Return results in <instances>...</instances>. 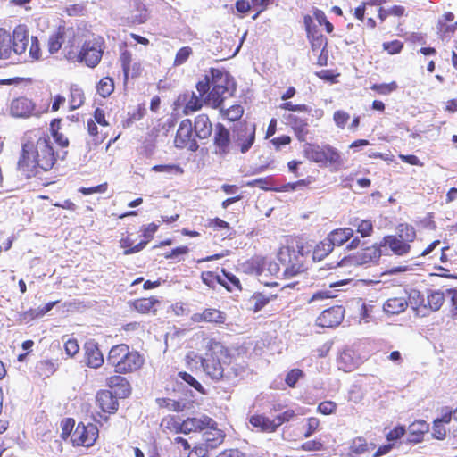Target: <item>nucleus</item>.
Wrapping results in <instances>:
<instances>
[{
  "instance_id": "nucleus-9",
  "label": "nucleus",
  "mask_w": 457,
  "mask_h": 457,
  "mask_svg": "<svg viewBox=\"0 0 457 457\" xmlns=\"http://www.w3.org/2000/svg\"><path fill=\"white\" fill-rule=\"evenodd\" d=\"M380 247V245H374L366 247L353 256L344 258L340 262L330 264L329 269L336 268L337 266H345L348 263L353 265H365L370 262H377L382 253Z\"/></svg>"
},
{
  "instance_id": "nucleus-38",
  "label": "nucleus",
  "mask_w": 457,
  "mask_h": 457,
  "mask_svg": "<svg viewBox=\"0 0 457 457\" xmlns=\"http://www.w3.org/2000/svg\"><path fill=\"white\" fill-rule=\"evenodd\" d=\"M97 93L103 96L107 97L109 96L114 90V82L113 80L109 78L105 77L103 78L97 84L96 87Z\"/></svg>"
},
{
  "instance_id": "nucleus-14",
  "label": "nucleus",
  "mask_w": 457,
  "mask_h": 457,
  "mask_svg": "<svg viewBox=\"0 0 457 457\" xmlns=\"http://www.w3.org/2000/svg\"><path fill=\"white\" fill-rule=\"evenodd\" d=\"M35 111V104L25 96L12 100L9 106V112L14 118H29L36 114Z\"/></svg>"
},
{
  "instance_id": "nucleus-40",
  "label": "nucleus",
  "mask_w": 457,
  "mask_h": 457,
  "mask_svg": "<svg viewBox=\"0 0 457 457\" xmlns=\"http://www.w3.org/2000/svg\"><path fill=\"white\" fill-rule=\"evenodd\" d=\"M445 296L442 292H432L428 295V304L432 311H437L444 303Z\"/></svg>"
},
{
  "instance_id": "nucleus-22",
  "label": "nucleus",
  "mask_w": 457,
  "mask_h": 457,
  "mask_svg": "<svg viewBox=\"0 0 457 457\" xmlns=\"http://www.w3.org/2000/svg\"><path fill=\"white\" fill-rule=\"evenodd\" d=\"M96 403L104 412H114L118 409V402L109 390H101L96 395Z\"/></svg>"
},
{
  "instance_id": "nucleus-30",
  "label": "nucleus",
  "mask_w": 457,
  "mask_h": 457,
  "mask_svg": "<svg viewBox=\"0 0 457 457\" xmlns=\"http://www.w3.org/2000/svg\"><path fill=\"white\" fill-rule=\"evenodd\" d=\"M186 104L184 108L185 114L196 112L202 108L204 103V96H202L199 93L196 95L195 92L188 93L184 96Z\"/></svg>"
},
{
  "instance_id": "nucleus-57",
  "label": "nucleus",
  "mask_w": 457,
  "mask_h": 457,
  "mask_svg": "<svg viewBox=\"0 0 457 457\" xmlns=\"http://www.w3.org/2000/svg\"><path fill=\"white\" fill-rule=\"evenodd\" d=\"M29 54L33 60H38L40 57V47L37 37H31L30 38V47Z\"/></svg>"
},
{
  "instance_id": "nucleus-60",
  "label": "nucleus",
  "mask_w": 457,
  "mask_h": 457,
  "mask_svg": "<svg viewBox=\"0 0 457 457\" xmlns=\"http://www.w3.org/2000/svg\"><path fill=\"white\" fill-rule=\"evenodd\" d=\"M41 315L38 313V308L29 309L20 314V320L21 322L28 323L36 318H40Z\"/></svg>"
},
{
  "instance_id": "nucleus-63",
  "label": "nucleus",
  "mask_w": 457,
  "mask_h": 457,
  "mask_svg": "<svg viewBox=\"0 0 457 457\" xmlns=\"http://www.w3.org/2000/svg\"><path fill=\"white\" fill-rule=\"evenodd\" d=\"M236 8L239 12L245 13L251 8H255L254 0H238L236 3Z\"/></svg>"
},
{
  "instance_id": "nucleus-24",
  "label": "nucleus",
  "mask_w": 457,
  "mask_h": 457,
  "mask_svg": "<svg viewBox=\"0 0 457 457\" xmlns=\"http://www.w3.org/2000/svg\"><path fill=\"white\" fill-rule=\"evenodd\" d=\"M194 129L196 137L200 139L208 138L212 131V125L206 114H199L195 117Z\"/></svg>"
},
{
  "instance_id": "nucleus-52",
  "label": "nucleus",
  "mask_w": 457,
  "mask_h": 457,
  "mask_svg": "<svg viewBox=\"0 0 457 457\" xmlns=\"http://www.w3.org/2000/svg\"><path fill=\"white\" fill-rule=\"evenodd\" d=\"M179 376L181 378L182 380L190 385L192 387H194L195 389L201 393H204V388L202 385L192 375L187 372H179Z\"/></svg>"
},
{
  "instance_id": "nucleus-12",
  "label": "nucleus",
  "mask_w": 457,
  "mask_h": 457,
  "mask_svg": "<svg viewBox=\"0 0 457 457\" xmlns=\"http://www.w3.org/2000/svg\"><path fill=\"white\" fill-rule=\"evenodd\" d=\"M217 425L216 422L206 415L200 417L188 418L183 422H174V429L176 433L189 434L198 430L205 429L207 427Z\"/></svg>"
},
{
  "instance_id": "nucleus-4",
  "label": "nucleus",
  "mask_w": 457,
  "mask_h": 457,
  "mask_svg": "<svg viewBox=\"0 0 457 457\" xmlns=\"http://www.w3.org/2000/svg\"><path fill=\"white\" fill-rule=\"evenodd\" d=\"M106 361L114 368L115 372L125 374L139 370L145 359L138 352L130 351L128 345L120 344L111 348Z\"/></svg>"
},
{
  "instance_id": "nucleus-31",
  "label": "nucleus",
  "mask_w": 457,
  "mask_h": 457,
  "mask_svg": "<svg viewBox=\"0 0 457 457\" xmlns=\"http://www.w3.org/2000/svg\"><path fill=\"white\" fill-rule=\"evenodd\" d=\"M357 365V361L353 358V353L351 350L343 351L338 357V366L344 371H351Z\"/></svg>"
},
{
  "instance_id": "nucleus-23",
  "label": "nucleus",
  "mask_w": 457,
  "mask_h": 457,
  "mask_svg": "<svg viewBox=\"0 0 457 457\" xmlns=\"http://www.w3.org/2000/svg\"><path fill=\"white\" fill-rule=\"evenodd\" d=\"M408 301L406 296L388 298L383 304V311L388 315H396L406 310Z\"/></svg>"
},
{
  "instance_id": "nucleus-58",
  "label": "nucleus",
  "mask_w": 457,
  "mask_h": 457,
  "mask_svg": "<svg viewBox=\"0 0 457 457\" xmlns=\"http://www.w3.org/2000/svg\"><path fill=\"white\" fill-rule=\"evenodd\" d=\"M337 404L332 401H324L320 403L318 406V411L324 414L328 415L333 413L336 411Z\"/></svg>"
},
{
  "instance_id": "nucleus-43",
  "label": "nucleus",
  "mask_w": 457,
  "mask_h": 457,
  "mask_svg": "<svg viewBox=\"0 0 457 457\" xmlns=\"http://www.w3.org/2000/svg\"><path fill=\"white\" fill-rule=\"evenodd\" d=\"M257 273L262 274L266 269V266H268V270L271 274H277L279 270V267L276 262L268 261L266 259H262L260 261H257Z\"/></svg>"
},
{
  "instance_id": "nucleus-36",
  "label": "nucleus",
  "mask_w": 457,
  "mask_h": 457,
  "mask_svg": "<svg viewBox=\"0 0 457 457\" xmlns=\"http://www.w3.org/2000/svg\"><path fill=\"white\" fill-rule=\"evenodd\" d=\"M11 37L6 33H0V59H8L13 52L11 47Z\"/></svg>"
},
{
  "instance_id": "nucleus-47",
  "label": "nucleus",
  "mask_w": 457,
  "mask_h": 457,
  "mask_svg": "<svg viewBox=\"0 0 457 457\" xmlns=\"http://www.w3.org/2000/svg\"><path fill=\"white\" fill-rule=\"evenodd\" d=\"M357 232L360 233L362 237H370L373 232L372 222L369 220H361L357 224Z\"/></svg>"
},
{
  "instance_id": "nucleus-51",
  "label": "nucleus",
  "mask_w": 457,
  "mask_h": 457,
  "mask_svg": "<svg viewBox=\"0 0 457 457\" xmlns=\"http://www.w3.org/2000/svg\"><path fill=\"white\" fill-rule=\"evenodd\" d=\"M349 119L350 115L346 112L341 110L335 112L333 116L334 122L340 129L345 128Z\"/></svg>"
},
{
  "instance_id": "nucleus-18",
  "label": "nucleus",
  "mask_w": 457,
  "mask_h": 457,
  "mask_svg": "<svg viewBox=\"0 0 457 457\" xmlns=\"http://www.w3.org/2000/svg\"><path fill=\"white\" fill-rule=\"evenodd\" d=\"M29 42V31L25 25L17 26L12 33L13 53L21 55L25 53Z\"/></svg>"
},
{
  "instance_id": "nucleus-26",
  "label": "nucleus",
  "mask_w": 457,
  "mask_h": 457,
  "mask_svg": "<svg viewBox=\"0 0 457 457\" xmlns=\"http://www.w3.org/2000/svg\"><path fill=\"white\" fill-rule=\"evenodd\" d=\"M311 22H312V20L310 17L304 18V24L306 27L307 37L311 43L312 50L313 52H318L320 49L323 51L327 46V40L322 35L318 34L316 31L312 30L311 26H310Z\"/></svg>"
},
{
  "instance_id": "nucleus-6",
  "label": "nucleus",
  "mask_w": 457,
  "mask_h": 457,
  "mask_svg": "<svg viewBox=\"0 0 457 457\" xmlns=\"http://www.w3.org/2000/svg\"><path fill=\"white\" fill-rule=\"evenodd\" d=\"M304 156L316 163L330 165H341L343 163L340 153L329 145H319L305 144L303 145Z\"/></svg>"
},
{
  "instance_id": "nucleus-45",
  "label": "nucleus",
  "mask_w": 457,
  "mask_h": 457,
  "mask_svg": "<svg viewBox=\"0 0 457 457\" xmlns=\"http://www.w3.org/2000/svg\"><path fill=\"white\" fill-rule=\"evenodd\" d=\"M398 86L396 82L392 81L390 83L374 84L371 86V89L378 92L380 95H388L397 89Z\"/></svg>"
},
{
  "instance_id": "nucleus-59",
  "label": "nucleus",
  "mask_w": 457,
  "mask_h": 457,
  "mask_svg": "<svg viewBox=\"0 0 457 457\" xmlns=\"http://www.w3.org/2000/svg\"><path fill=\"white\" fill-rule=\"evenodd\" d=\"M432 435L433 437L438 440H442L445 438L446 435V429L443 424L440 423V421H434L433 428H432Z\"/></svg>"
},
{
  "instance_id": "nucleus-13",
  "label": "nucleus",
  "mask_w": 457,
  "mask_h": 457,
  "mask_svg": "<svg viewBox=\"0 0 457 457\" xmlns=\"http://www.w3.org/2000/svg\"><path fill=\"white\" fill-rule=\"evenodd\" d=\"M213 145L215 154L220 156L227 155L234 148L229 130L220 123L215 127Z\"/></svg>"
},
{
  "instance_id": "nucleus-42",
  "label": "nucleus",
  "mask_w": 457,
  "mask_h": 457,
  "mask_svg": "<svg viewBox=\"0 0 457 457\" xmlns=\"http://www.w3.org/2000/svg\"><path fill=\"white\" fill-rule=\"evenodd\" d=\"M202 279L204 284L212 287L213 282L216 280L219 284L225 287L228 290H230V287L225 282L221 276H214L212 272L207 271L202 273Z\"/></svg>"
},
{
  "instance_id": "nucleus-49",
  "label": "nucleus",
  "mask_w": 457,
  "mask_h": 457,
  "mask_svg": "<svg viewBox=\"0 0 457 457\" xmlns=\"http://www.w3.org/2000/svg\"><path fill=\"white\" fill-rule=\"evenodd\" d=\"M456 26L446 25L441 21H438L437 32L442 39H449L454 31Z\"/></svg>"
},
{
  "instance_id": "nucleus-48",
  "label": "nucleus",
  "mask_w": 457,
  "mask_h": 457,
  "mask_svg": "<svg viewBox=\"0 0 457 457\" xmlns=\"http://www.w3.org/2000/svg\"><path fill=\"white\" fill-rule=\"evenodd\" d=\"M351 451L354 453L361 454L369 451V445L365 439L358 437L353 441Z\"/></svg>"
},
{
  "instance_id": "nucleus-32",
  "label": "nucleus",
  "mask_w": 457,
  "mask_h": 457,
  "mask_svg": "<svg viewBox=\"0 0 457 457\" xmlns=\"http://www.w3.org/2000/svg\"><path fill=\"white\" fill-rule=\"evenodd\" d=\"M85 101L83 90L78 85H71L70 87V109L79 108Z\"/></svg>"
},
{
  "instance_id": "nucleus-3",
  "label": "nucleus",
  "mask_w": 457,
  "mask_h": 457,
  "mask_svg": "<svg viewBox=\"0 0 457 457\" xmlns=\"http://www.w3.org/2000/svg\"><path fill=\"white\" fill-rule=\"evenodd\" d=\"M204 343L205 353L202 360V369L212 380H220L224 375V365L228 358V351L213 338H206Z\"/></svg>"
},
{
  "instance_id": "nucleus-15",
  "label": "nucleus",
  "mask_w": 457,
  "mask_h": 457,
  "mask_svg": "<svg viewBox=\"0 0 457 457\" xmlns=\"http://www.w3.org/2000/svg\"><path fill=\"white\" fill-rule=\"evenodd\" d=\"M345 316V309L336 305L323 311L316 320V324L322 328H332L339 325Z\"/></svg>"
},
{
  "instance_id": "nucleus-20",
  "label": "nucleus",
  "mask_w": 457,
  "mask_h": 457,
  "mask_svg": "<svg viewBox=\"0 0 457 457\" xmlns=\"http://www.w3.org/2000/svg\"><path fill=\"white\" fill-rule=\"evenodd\" d=\"M380 246L388 247L394 254L398 256H404L411 251V245L395 235L385 237Z\"/></svg>"
},
{
  "instance_id": "nucleus-28",
  "label": "nucleus",
  "mask_w": 457,
  "mask_h": 457,
  "mask_svg": "<svg viewBox=\"0 0 457 457\" xmlns=\"http://www.w3.org/2000/svg\"><path fill=\"white\" fill-rule=\"evenodd\" d=\"M134 23H144L148 18V12L145 5L138 0H134L130 5V16L129 17Z\"/></svg>"
},
{
  "instance_id": "nucleus-55",
  "label": "nucleus",
  "mask_w": 457,
  "mask_h": 457,
  "mask_svg": "<svg viewBox=\"0 0 457 457\" xmlns=\"http://www.w3.org/2000/svg\"><path fill=\"white\" fill-rule=\"evenodd\" d=\"M403 44L401 41L394 40L391 42H386L383 44V48L390 54H398L401 52Z\"/></svg>"
},
{
  "instance_id": "nucleus-21",
  "label": "nucleus",
  "mask_w": 457,
  "mask_h": 457,
  "mask_svg": "<svg viewBox=\"0 0 457 457\" xmlns=\"http://www.w3.org/2000/svg\"><path fill=\"white\" fill-rule=\"evenodd\" d=\"M428 424L422 420L412 422L407 430V441L410 443H420L423 440L424 435L428 432Z\"/></svg>"
},
{
  "instance_id": "nucleus-7",
  "label": "nucleus",
  "mask_w": 457,
  "mask_h": 457,
  "mask_svg": "<svg viewBox=\"0 0 457 457\" xmlns=\"http://www.w3.org/2000/svg\"><path fill=\"white\" fill-rule=\"evenodd\" d=\"M79 43L76 30L72 27L60 26L56 32L49 37L48 50L51 54H54L63 47L66 54L69 50H75L74 48Z\"/></svg>"
},
{
  "instance_id": "nucleus-27",
  "label": "nucleus",
  "mask_w": 457,
  "mask_h": 457,
  "mask_svg": "<svg viewBox=\"0 0 457 457\" xmlns=\"http://www.w3.org/2000/svg\"><path fill=\"white\" fill-rule=\"evenodd\" d=\"M353 236V230L351 228H341L332 230L326 237L334 246H340L347 242Z\"/></svg>"
},
{
  "instance_id": "nucleus-11",
  "label": "nucleus",
  "mask_w": 457,
  "mask_h": 457,
  "mask_svg": "<svg viewBox=\"0 0 457 457\" xmlns=\"http://www.w3.org/2000/svg\"><path fill=\"white\" fill-rule=\"evenodd\" d=\"M193 125L190 120H183L177 130V135L174 140L176 147L187 148L192 152L198 149V145L193 136Z\"/></svg>"
},
{
  "instance_id": "nucleus-41",
  "label": "nucleus",
  "mask_w": 457,
  "mask_h": 457,
  "mask_svg": "<svg viewBox=\"0 0 457 457\" xmlns=\"http://www.w3.org/2000/svg\"><path fill=\"white\" fill-rule=\"evenodd\" d=\"M107 384L110 387L120 386L124 395L129 394V384L127 379L120 376H112L108 378Z\"/></svg>"
},
{
  "instance_id": "nucleus-19",
  "label": "nucleus",
  "mask_w": 457,
  "mask_h": 457,
  "mask_svg": "<svg viewBox=\"0 0 457 457\" xmlns=\"http://www.w3.org/2000/svg\"><path fill=\"white\" fill-rule=\"evenodd\" d=\"M120 62L124 74V79L127 80L129 76L132 78L137 77L142 71L140 62H132V54L130 52L125 50L120 54Z\"/></svg>"
},
{
  "instance_id": "nucleus-62",
  "label": "nucleus",
  "mask_w": 457,
  "mask_h": 457,
  "mask_svg": "<svg viewBox=\"0 0 457 457\" xmlns=\"http://www.w3.org/2000/svg\"><path fill=\"white\" fill-rule=\"evenodd\" d=\"M408 304L410 303L413 308H417L419 304H420L424 299L418 290H411L408 296Z\"/></svg>"
},
{
  "instance_id": "nucleus-53",
  "label": "nucleus",
  "mask_w": 457,
  "mask_h": 457,
  "mask_svg": "<svg viewBox=\"0 0 457 457\" xmlns=\"http://www.w3.org/2000/svg\"><path fill=\"white\" fill-rule=\"evenodd\" d=\"M250 302L253 303V312H257L268 303L269 300L262 295H256L251 298Z\"/></svg>"
},
{
  "instance_id": "nucleus-37",
  "label": "nucleus",
  "mask_w": 457,
  "mask_h": 457,
  "mask_svg": "<svg viewBox=\"0 0 457 457\" xmlns=\"http://www.w3.org/2000/svg\"><path fill=\"white\" fill-rule=\"evenodd\" d=\"M291 120L294 121L293 129L295 132V135L300 141L306 140V135L308 133L307 130V123L305 120H300L295 116H290Z\"/></svg>"
},
{
  "instance_id": "nucleus-1",
  "label": "nucleus",
  "mask_w": 457,
  "mask_h": 457,
  "mask_svg": "<svg viewBox=\"0 0 457 457\" xmlns=\"http://www.w3.org/2000/svg\"><path fill=\"white\" fill-rule=\"evenodd\" d=\"M21 145L17 169L25 178L35 176L37 167L45 171L51 170L59 157L50 137H41L38 130L26 131L21 138Z\"/></svg>"
},
{
  "instance_id": "nucleus-25",
  "label": "nucleus",
  "mask_w": 457,
  "mask_h": 457,
  "mask_svg": "<svg viewBox=\"0 0 457 457\" xmlns=\"http://www.w3.org/2000/svg\"><path fill=\"white\" fill-rule=\"evenodd\" d=\"M249 422L261 432L272 433L278 429L274 419H270L262 414L253 415Z\"/></svg>"
},
{
  "instance_id": "nucleus-8",
  "label": "nucleus",
  "mask_w": 457,
  "mask_h": 457,
  "mask_svg": "<svg viewBox=\"0 0 457 457\" xmlns=\"http://www.w3.org/2000/svg\"><path fill=\"white\" fill-rule=\"evenodd\" d=\"M256 126L254 123H239L233 129V146L242 154L249 151L255 141Z\"/></svg>"
},
{
  "instance_id": "nucleus-34",
  "label": "nucleus",
  "mask_w": 457,
  "mask_h": 457,
  "mask_svg": "<svg viewBox=\"0 0 457 457\" xmlns=\"http://www.w3.org/2000/svg\"><path fill=\"white\" fill-rule=\"evenodd\" d=\"M333 248L334 247L329 241L325 238L323 241L316 245L312 253L313 260L321 261L333 251Z\"/></svg>"
},
{
  "instance_id": "nucleus-44",
  "label": "nucleus",
  "mask_w": 457,
  "mask_h": 457,
  "mask_svg": "<svg viewBox=\"0 0 457 457\" xmlns=\"http://www.w3.org/2000/svg\"><path fill=\"white\" fill-rule=\"evenodd\" d=\"M152 170L156 172H164L169 175H180L183 173V170L176 164L155 165Z\"/></svg>"
},
{
  "instance_id": "nucleus-16",
  "label": "nucleus",
  "mask_w": 457,
  "mask_h": 457,
  "mask_svg": "<svg viewBox=\"0 0 457 457\" xmlns=\"http://www.w3.org/2000/svg\"><path fill=\"white\" fill-rule=\"evenodd\" d=\"M84 357L87 366L93 369L100 368L104 360L98 344L93 340H87L84 345Z\"/></svg>"
},
{
  "instance_id": "nucleus-33",
  "label": "nucleus",
  "mask_w": 457,
  "mask_h": 457,
  "mask_svg": "<svg viewBox=\"0 0 457 457\" xmlns=\"http://www.w3.org/2000/svg\"><path fill=\"white\" fill-rule=\"evenodd\" d=\"M159 303V301L154 297L141 298L136 300L133 303V306L136 311L140 313H148L150 312H155L154 305Z\"/></svg>"
},
{
  "instance_id": "nucleus-2",
  "label": "nucleus",
  "mask_w": 457,
  "mask_h": 457,
  "mask_svg": "<svg viewBox=\"0 0 457 457\" xmlns=\"http://www.w3.org/2000/svg\"><path fill=\"white\" fill-rule=\"evenodd\" d=\"M197 92L204 96V103L218 108L223 101L232 96L235 84L226 71L212 68L196 85Z\"/></svg>"
},
{
  "instance_id": "nucleus-50",
  "label": "nucleus",
  "mask_w": 457,
  "mask_h": 457,
  "mask_svg": "<svg viewBox=\"0 0 457 457\" xmlns=\"http://www.w3.org/2000/svg\"><path fill=\"white\" fill-rule=\"evenodd\" d=\"M204 355H198L194 352H190L186 356V361L189 368L197 369L198 367L202 368V360Z\"/></svg>"
},
{
  "instance_id": "nucleus-46",
  "label": "nucleus",
  "mask_w": 457,
  "mask_h": 457,
  "mask_svg": "<svg viewBox=\"0 0 457 457\" xmlns=\"http://www.w3.org/2000/svg\"><path fill=\"white\" fill-rule=\"evenodd\" d=\"M192 48L189 46H184L180 48L176 54L175 60L173 62L174 66H180L183 63H185L189 58V56L192 54Z\"/></svg>"
},
{
  "instance_id": "nucleus-10",
  "label": "nucleus",
  "mask_w": 457,
  "mask_h": 457,
  "mask_svg": "<svg viewBox=\"0 0 457 457\" xmlns=\"http://www.w3.org/2000/svg\"><path fill=\"white\" fill-rule=\"evenodd\" d=\"M97 437L98 428L95 424L79 423L71 433V440L74 445L89 447L94 445Z\"/></svg>"
},
{
  "instance_id": "nucleus-17",
  "label": "nucleus",
  "mask_w": 457,
  "mask_h": 457,
  "mask_svg": "<svg viewBox=\"0 0 457 457\" xmlns=\"http://www.w3.org/2000/svg\"><path fill=\"white\" fill-rule=\"evenodd\" d=\"M195 323L208 322L215 325H222L226 321L225 312L215 308H207L203 312H196L191 316Z\"/></svg>"
},
{
  "instance_id": "nucleus-61",
  "label": "nucleus",
  "mask_w": 457,
  "mask_h": 457,
  "mask_svg": "<svg viewBox=\"0 0 457 457\" xmlns=\"http://www.w3.org/2000/svg\"><path fill=\"white\" fill-rule=\"evenodd\" d=\"M295 413L293 410H287L284 411L282 414H279L274 418L277 428L280 427L283 423L289 421L291 419L295 417Z\"/></svg>"
},
{
  "instance_id": "nucleus-54",
  "label": "nucleus",
  "mask_w": 457,
  "mask_h": 457,
  "mask_svg": "<svg viewBox=\"0 0 457 457\" xmlns=\"http://www.w3.org/2000/svg\"><path fill=\"white\" fill-rule=\"evenodd\" d=\"M320 426V420L318 418L311 417L308 418L306 420V432L304 433L303 436L305 438H308L312 436V435L318 429Z\"/></svg>"
},
{
  "instance_id": "nucleus-29",
  "label": "nucleus",
  "mask_w": 457,
  "mask_h": 457,
  "mask_svg": "<svg viewBox=\"0 0 457 457\" xmlns=\"http://www.w3.org/2000/svg\"><path fill=\"white\" fill-rule=\"evenodd\" d=\"M208 430L204 433L206 445L210 448H215L220 445L224 438L222 430L217 428L216 425L207 427Z\"/></svg>"
},
{
  "instance_id": "nucleus-5",
  "label": "nucleus",
  "mask_w": 457,
  "mask_h": 457,
  "mask_svg": "<svg viewBox=\"0 0 457 457\" xmlns=\"http://www.w3.org/2000/svg\"><path fill=\"white\" fill-rule=\"evenodd\" d=\"M103 52L104 41L99 37L85 42L79 52L69 50L65 57L71 62H85L87 66L94 68L100 62Z\"/></svg>"
},
{
  "instance_id": "nucleus-56",
  "label": "nucleus",
  "mask_w": 457,
  "mask_h": 457,
  "mask_svg": "<svg viewBox=\"0 0 457 457\" xmlns=\"http://www.w3.org/2000/svg\"><path fill=\"white\" fill-rule=\"evenodd\" d=\"M279 107L280 109L288 110L292 112H310V108L306 104H293L291 102L283 103L280 104Z\"/></svg>"
},
{
  "instance_id": "nucleus-39",
  "label": "nucleus",
  "mask_w": 457,
  "mask_h": 457,
  "mask_svg": "<svg viewBox=\"0 0 457 457\" xmlns=\"http://www.w3.org/2000/svg\"><path fill=\"white\" fill-rule=\"evenodd\" d=\"M221 112L223 116L228 120L236 121L242 117L244 113V108L239 104H235L226 110L222 109Z\"/></svg>"
},
{
  "instance_id": "nucleus-64",
  "label": "nucleus",
  "mask_w": 457,
  "mask_h": 457,
  "mask_svg": "<svg viewBox=\"0 0 457 457\" xmlns=\"http://www.w3.org/2000/svg\"><path fill=\"white\" fill-rule=\"evenodd\" d=\"M208 452L206 445L195 446L189 453L188 457H205Z\"/></svg>"
},
{
  "instance_id": "nucleus-35",
  "label": "nucleus",
  "mask_w": 457,
  "mask_h": 457,
  "mask_svg": "<svg viewBox=\"0 0 457 457\" xmlns=\"http://www.w3.org/2000/svg\"><path fill=\"white\" fill-rule=\"evenodd\" d=\"M395 236L410 245L416 238V231L411 225L400 224L396 228V235Z\"/></svg>"
}]
</instances>
